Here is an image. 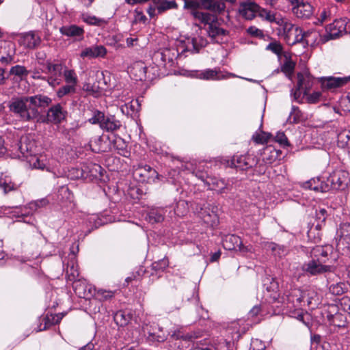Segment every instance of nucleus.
Wrapping results in <instances>:
<instances>
[{
	"instance_id": "11",
	"label": "nucleus",
	"mask_w": 350,
	"mask_h": 350,
	"mask_svg": "<svg viewBox=\"0 0 350 350\" xmlns=\"http://www.w3.org/2000/svg\"><path fill=\"white\" fill-rule=\"evenodd\" d=\"M66 115L67 111L58 103L48 109L46 120L43 122L55 124H59L66 118Z\"/></svg>"
},
{
	"instance_id": "39",
	"label": "nucleus",
	"mask_w": 350,
	"mask_h": 350,
	"mask_svg": "<svg viewBox=\"0 0 350 350\" xmlns=\"http://www.w3.org/2000/svg\"><path fill=\"white\" fill-rule=\"evenodd\" d=\"M28 162L30 165H32L34 168L40 170L46 169V170H49V168L46 166V161L44 156L34 155L31 158L29 159Z\"/></svg>"
},
{
	"instance_id": "32",
	"label": "nucleus",
	"mask_w": 350,
	"mask_h": 350,
	"mask_svg": "<svg viewBox=\"0 0 350 350\" xmlns=\"http://www.w3.org/2000/svg\"><path fill=\"white\" fill-rule=\"evenodd\" d=\"M258 5L254 3H248L243 5L240 9V14L247 20H252L256 16Z\"/></svg>"
},
{
	"instance_id": "25",
	"label": "nucleus",
	"mask_w": 350,
	"mask_h": 350,
	"mask_svg": "<svg viewBox=\"0 0 350 350\" xmlns=\"http://www.w3.org/2000/svg\"><path fill=\"white\" fill-rule=\"evenodd\" d=\"M303 187L315 191L327 192L329 191L327 180H322L319 177L311 178L304 183Z\"/></svg>"
},
{
	"instance_id": "47",
	"label": "nucleus",
	"mask_w": 350,
	"mask_h": 350,
	"mask_svg": "<svg viewBox=\"0 0 350 350\" xmlns=\"http://www.w3.org/2000/svg\"><path fill=\"white\" fill-rule=\"evenodd\" d=\"M269 248L273 252L275 256H278L279 257L286 256L288 252V250L286 246L278 245L273 243L270 244Z\"/></svg>"
},
{
	"instance_id": "40",
	"label": "nucleus",
	"mask_w": 350,
	"mask_h": 350,
	"mask_svg": "<svg viewBox=\"0 0 350 350\" xmlns=\"http://www.w3.org/2000/svg\"><path fill=\"white\" fill-rule=\"evenodd\" d=\"M66 83L77 85L78 77L76 72L73 69H68L66 66L63 71V75Z\"/></svg>"
},
{
	"instance_id": "8",
	"label": "nucleus",
	"mask_w": 350,
	"mask_h": 350,
	"mask_svg": "<svg viewBox=\"0 0 350 350\" xmlns=\"http://www.w3.org/2000/svg\"><path fill=\"white\" fill-rule=\"evenodd\" d=\"M42 40L37 31H29L20 35L19 44L28 49H35L41 44Z\"/></svg>"
},
{
	"instance_id": "20",
	"label": "nucleus",
	"mask_w": 350,
	"mask_h": 350,
	"mask_svg": "<svg viewBox=\"0 0 350 350\" xmlns=\"http://www.w3.org/2000/svg\"><path fill=\"white\" fill-rule=\"evenodd\" d=\"M107 53L106 48L103 45H94L82 50L80 53L81 58L104 57Z\"/></svg>"
},
{
	"instance_id": "1",
	"label": "nucleus",
	"mask_w": 350,
	"mask_h": 350,
	"mask_svg": "<svg viewBox=\"0 0 350 350\" xmlns=\"http://www.w3.org/2000/svg\"><path fill=\"white\" fill-rule=\"evenodd\" d=\"M27 103H29L27 96L17 98L10 103V110L21 121H31L38 116L39 112L38 109L31 108Z\"/></svg>"
},
{
	"instance_id": "22",
	"label": "nucleus",
	"mask_w": 350,
	"mask_h": 350,
	"mask_svg": "<svg viewBox=\"0 0 350 350\" xmlns=\"http://www.w3.org/2000/svg\"><path fill=\"white\" fill-rule=\"evenodd\" d=\"M196 210L203 221L208 226H214L218 223V217L213 211L207 207H202L197 205Z\"/></svg>"
},
{
	"instance_id": "49",
	"label": "nucleus",
	"mask_w": 350,
	"mask_h": 350,
	"mask_svg": "<svg viewBox=\"0 0 350 350\" xmlns=\"http://www.w3.org/2000/svg\"><path fill=\"white\" fill-rule=\"evenodd\" d=\"M263 285L269 292H275L278 288V282L271 276H267L263 280Z\"/></svg>"
},
{
	"instance_id": "26",
	"label": "nucleus",
	"mask_w": 350,
	"mask_h": 350,
	"mask_svg": "<svg viewBox=\"0 0 350 350\" xmlns=\"http://www.w3.org/2000/svg\"><path fill=\"white\" fill-rule=\"evenodd\" d=\"M207 40L202 36H198L189 38L184 51H191L192 53H197L200 49L206 46Z\"/></svg>"
},
{
	"instance_id": "16",
	"label": "nucleus",
	"mask_w": 350,
	"mask_h": 350,
	"mask_svg": "<svg viewBox=\"0 0 350 350\" xmlns=\"http://www.w3.org/2000/svg\"><path fill=\"white\" fill-rule=\"evenodd\" d=\"M287 304H291L288 307L301 308L305 305L304 294L303 291L294 288L286 295Z\"/></svg>"
},
{
	"instance_id": "29",
	"label": "nucleus",
	"mask_w": 350,
	"mask_h": 350,
	"mask_svg": "<svg viewBox=\"0 0 350 350\" xmlns=\"http://www.w3.org/2000/svg\"><path fill=\"white\" fill-rule=\"evenodd\" d=\"M350 81V76L345 77H329L323 79V85L327 88L341 87Z\"/></svg>"
},
{
	"instance_id": "58",
	"label": "nucleus",
	"mask_w": 350,
	"mask_h": 350,
	"mask_svg": "<svg viewBox=\"0 0 350 350\" xmlns=\"http://www.w3.org/2000/svg\"><path fill=\"white\" fill-rule=\"evenodd\" d=\"M192 174L195 175L196 177H198L199 179L202 180L206 184V180H209L208 178L211 176H208V174L206 172L204 171V170L200 169V166L198 167H196L192 171Z\"/></svg>"
},
{
	"instance_id": "46",
	"label": "nucleus",
	"mask_w": 350,
	"mask_h": 350,
	"mask_svg": "<svg viewBox=\"0 0 350 350\" xmlns=\"http://www.w3.org/2000/svg\"><path fill=\"white\" fill-rule=\"evenodd\" d=\"M7 46L10 51L6 56H2L0 57V62L3 65L10 64L14 60V55L15 54V48L14 44L11 42H8Z\"/></svg>"
},
{
	"instance_id": "43",
	"label": "nucleus",
	"mask_w": 350,
	"mask_h": 350,
	"mask_svg": "<svg viewBox=\"0 0 350 350\" xmlns=\"http://www.w3.org/2000/svg\"><path fill=\"white\" fill-rule=\"evenodd\" d=\"M29 71L26 69V68L23 66L16 65L12 66L9 71V76H14L20 79H22L23 77H25L28 75Z\"/></svg>"
},
{
	"instance_id": "41",
	"label": "nucleus",
	"mask_w": 350,
	"mask_h": 350,
	"mask_svg": "<svg viewBox=\"0 0 350 350\" xmlns=\"http://www.w3.org/2000/svg\"><path fill=\"white\" fill-rule=\"evenodd\" d=\"M305 118L304 113L301 111V110L297 106L293 105L291 107V111L288 118V121L289 123H298Z\"/></svg>"
},
{
	"instance_id": "24",
	"label": "nucleus",
	"mask_w": 350,
	"mask_h": 350,
	"mask_svg": "<svg viewBox=\"0 0 350 350\" xmlns=\"http://www.w3.org/2000/svg\"><path fill=\"white\" fill-rule=\"evenodd\" d=\"M329 38L325 35L322 36L317 30H310L304 32V42L307 45L314 46L320 43H325Z\"/></svg>"
},
{
	"instance_id": "62",
	"label": "nucleus",
	"mask_w": 350,
	"mask_h": 350,
	"mask_svg": "<svg viewBox=\"0 0 350 350\" xmlns=\"http://www.w3.org/2000/svg\"><path fill=\"white\" fill-rule=\"evenodd\" d=\"M275 139V142L280 145L283 146H288V139L283 132H278Z\"/></svg>"
},
{
	"instance_id": "23",
	"label": "nucleus",
	"mask_w": 350,
	"mask_h": 350,
	"mask_svg": "<svg viewBox=\"0 0 350 350\" xmlns=\"http://www.w3.org/2000/svg\"><path fill=\"white\" fill-rule=\"evenodd\" d=\"M313 84V78L308 71L297 74V85L299 90H303V94H308Z\"/></svg>"
},
{
	"instance_id": "45",
	"label": "nucleus",
	"mask_w": 350,
	"mask_h": 350,
	"mask_svg": "<svg viewBox=\"0 0 350 350\" xmlns=\"http://www.w3.org/2000/svg\"><path fill=\"white\" fill-rule=\"evenodd\" d=\"M113 318L117 325L120 326H124L127 325L131 319L129 314L122 310L118 311L114 314Z\"/></svg>"
},
{
	"instance_id": "64",
	"label": "nucleus",
	"mask_w": 350,
	"mask_h": 350,
	"mask_svg": "<svg viewBox=\"0 0 350 350\" xmlns=\"http://www.w3.org/2000/svg\"><path fill=\"white\" fill-rule=\"evenodd\" d=\"M263 13L265 14H262V16H264L266 20H267L269 22H274L276 24H277L278 20L281 19V18H282L280 16H277L275 14H273V12H271L270 11L268 12V11L264 10Z\"/></svg>"
},
{
	"instance_id": "28",
	"label": "nucleus",
	"mask_w": 350,
	"mask_h": 350,
	"mask_svg": "<svg viewBox=\"0 0 350 350\" xmlns=\"http://www.w3.org/2000/svg\"><path fill=\"white\" fill-rule=\"evenodd\" d=\"M35 148L34 143L29 141L28 139H22L20 141L18 150L22 154V157L29 160L34 155L33 154Z\"/></svg>"
},
{
	"instance_id": "34",
	"label": "nucleus",
	"mask_w": 350,
	"mask_h": 350,
	"mask_svg": "<svg viewBox=\"0 0 350 350\" xmlns=\"http://www.w3.org/2000/svg\"><path fill=\"white\" fill-rule=\"evenodd\" d=\"M285 40L289 45L304 42V32L300 27H297L290 35H288Z\"/></svg>"
},
{
	"instance_id": "35",
	"label": "nucleus",
	"mask_w": 350,
	"mask_h": 350,
	"mask_svg": "<svg viewBox=\"0 0 350 350\" xmlns=\"http://www.w3.org/2000/svg\"><path fill=\"white\" fill-rule=\"evenodd\" d=\"M164 214L163 208H152L148 212L146 219L152 224L159 223L164 220Z\"/></svg>"
},
{
	"instance_id": "2",
	"label": "nucleus",
	"mask_w": 350,
	"mask_h": 350,
	"mask_svg": "<svg viewBox=\"0 0 350 350\" xmlns=\"http://www.w3.org/2000/svg\"><path fill=\"white\" fill-rule=\"evenodd\" d=\"M193 17L204 25V28L209 37L213 40L217 37L226 35V31L221 27H217L214 23L215 17L208 13L200 11H194L192 12Z\"/></svg>"
},
{
	"instance_id": "57",
	"label": "nucleus",
	"mask_w": 350,
	"mask_h": 350,
	"mask_svg": "<svg viewBox=\"0 0 350 350\" xmlns=\"http://www.w3.org/2000/svg\"><path fill=\"white\" fill-rule=\"evenodd\" d=\"M266 50L279 56L282 53V46L279 42H271L266 46Z\"/></svg>"
},
{
	"instance_id": "12",
	"label": "nucleus",
	"mask_w": 350,
	"mask_h": 350,
	"mask_svg": "<svg viewBox=\"0 0 350 350\" xmlns=\"http://www.w3.org/2000/svg\"><path fill=\"white\" fill-rule=\"evenodd\" d=\"M223 245L225 249L228 250H239L243 253L250 252L252 250L251 246H244L239 236L228 234L223 240Z\"/></svg>"
},
{
	"instance_id": "38",
	"label": "nucleus",
	"mask_w": 350,
	"mask_h": 350,
	"mask_svg": "<svg viewBox=\"0 0 350 350\" xmlns=\"http://www.w3.org/2000/svg\"><path fill=\"white\" fill-rule=\"evenodd\" d=\"M310 254L311 259L317 258L319 260H321L322 262H326L328 254L327 251L324 247L321 245H317L311 250Z\"/></svg>"
},
{
	"instance_id": "50",
	"label": "nucleus",
	"mask_w": 350,
	"mask_h": 350,
	"mask_svg": "<svg viewBox=\"0 0 350 350\" xmlns=\"http://www.w3.org/2000/svg\"><path fill=\"white\" fill-rule=\"evenodd\" d=\"M81 18L83 22L91 25L100 26L102 23L105 22L103 19L98 18L95 16L89 15L88 14H83Z\"/></svg>"
},
{
	"instance_id": "21",
	"label": "nucleus",
	"mask_w": 350,
	"mask_h": 350,
	"mask_svg": "<svg viewBox=\"0 0 350 350\" xmlns=\"http://www.w3.org/2000/svg\"><path fill=\"white\" fill-rule=\"evenodd\" d=\"M229 77H235L234 74L227 73L223 75L220 70L206 69L198 74V78L204 80H221L228 78Z\"/></svg>"
},
{
	"instance_id": "52",
	"label": "nucleus",
	"mask_w": 350,
	"mask_h": 350,
	"mask_svg": "<svg viewBox=\"0 0 350 350\" xmlns=\"http://www.w3.org/2000/svg\"><path fill=\"white\" fill-rule=\"evenodd\" d=\"M105 115L103 112L99 110H94L92 111V116L89 118L88 122L92 124H99L100 126L102 122L104 120Z\"/></svg>"
},
{
	"instance_id": "36",
	"label": "nucleus",
	"mask_w": 350,
	"mask_h": 350,
	"mask_svg": "<svg viewBox=\"0 0 350 350\" xmlns=\"http://www.w3.org/2000/svg\"><path fill=\"white\" fill-rule=\"evenodd\" d=\"M201 3L205 8L221 12L225 10V4L223 2H216L215 0H196Z\"/></svg>"
},
{
	"instance_id": "18",
	"label": "nucleus",
	"mask_w": 350,
	"mask_h": 350,
	"mask_svg": "<svg viewBox=\"0 0 350 350\" xmlns=\"http://www.w3.org/2000/svg\"><path fill=\"white\" fill-rule=\"evenodd\" d=\"M81 176L90 179H98L103 177V168L98 164L90 163L82 169Z\"/></svg>"
},
{
	"instance_id": "3",
	"label": "nucleus",
	"mask_w": 350,
	"mask_h": 350,
	"mask_svg": "<svg viewBox=\"0 0 350 350\" xmlns=\"http://www.w3.org/2000/svg\"><path fill=\"white\" fill-rule=\"evenodd\" d=\"M327 183L330 189L344 190L350 183L349 173L342 170H336L327 178Z\"/></svg>"
},
{
	"instance_id": "17",
	"label": "nucleus",
	"mask_w": 350,
	"mask_h": 350,
	"mask_svg": "<svg viewBox=\"0 0 350 350\" xmlns=\"http://www.w3.org/2000/svg\"><path fill=\"white\" fill-rule=\"evenodd\" d=\"M60 33L67 37L75 38L77 40H82L84 38V29L76 25H64L59 29Z\"/></svg>"
},
{
	"instance_id": "13",
	"label": "nucleus",
	"mask_w": 350,
	"mask_h": 350,
	"mask_svg": "<svg viewBox=\"0 0 350 350\" xmlns=\"http://www.w3.org/2000/svg\"><path fill=\"white\" fill-rule=\"evenodd\" d=\"M347 22L345 19H336L332 23H330L326 28L327 38L329 39H334L343 33L346 32Z\"/></svg>"
},
{
	"instance_id": "4",
	"label": "nucleus",
	"mask_w": 350,
	"mask_h": 350,
	"mask_svg": "<svg viewBox=\"0 0 350 350\" xmlns=\"http://www.w3.org/2000/svg\"><path fill=\"white\" fill-rule=\"evenodd\" d=\"M64 68L65 65L62 63L46 62V72L49 74L46 81L50 86L55 88L60 84Z\"/></svg>"
},
{
	"instance_id": "56",
	"label": "nucleus",
	"mask_w": 350,
	"mask_h": 350,
	"mask_svg": "<svg viewBox=\"0 0 350 350\" xmlns=\"http://www.w3.org/2000/svg\"><path fill=\"white\" fill-rule=\"evenodd\" d=\"M295 66V64L293 61L287 59L282 66L281 70L286 76L289 77L293 73Z\"/></svg>"
},
{
	"instance_id": "19",
	"label": "nucleus",
	"mask_w": 350,
	"mask_h": 350,
	"mask_svg": "<svg viewBox=\"0 0 350 350\" xmlns=\"http://www.w3.org/2000/svg\"><path fill=\"white\" fill-rule=\"evenodd\" d=\"M27 96L31 108H34L35 109H38V108L44 109L52 103V99L50 97L41 94Z\"/></svg>"
},
{
	"instance_id": "55",
	"label": "nucleus",
	"mask_w": 350,
	"mask_h": 350,
	"mask_svg": "<svg viewBox=\"0 0 350 350\" xmlns=\"http://www.w3.org/2000/svg\"><path fill=\"white\" fill-rule=\"evenodd\" d=\"M347 290L346 284L344 283H337L329 286V291L333 295H340L343 294Z\"/></svg>"
},
{
	"instance_id": "54",
	"label": "nucleus",
	"mask_w": 350,
	"mask_h": 350,
	"mask_svg": "<svg viewBox=\"0 0 350 350\" xmlns=\"http://www.w3.org/2000/svg\"><path fill=\"white\" fill-rule=\"evenodd\" d=\"M350 139V131H344L338 135V145L339 147L345 148Z\"/></svg>"
},
{
	"instance_id": "6",
	"label": "nucleus",
	"mask_w": 350,
	"mask_h": 350,
	"mask_svg": "<svg viewBox=\"0 0 350 350\" xmlns=\"http://www.w3.org/2000/svg\"><path fill=\"white\" fill-rule=\"evenodd\" d=\"M142 332L150 342H164L167 337V334L163 330V328L156 323L150 324L144 323L142 325Z\"/></svg>"
},
{
	"instance_id": "5",
	"label": "nucleus",
	"mask_w": 350,
	"mask_h": 350,
	"mask_svg": "<svg viewBox=\"0 0 350 350\" xmlns=\"http://www.w3.org/2000/svg\"><path fill=\"white\" fill-rule=\"evenodd\" d=\"M178 56V52L176 49L165 48L154 52L152 59L159 66H165L167 64L172 66Z\"/></svg>"
},
{
	"instance_id": "14",
	"label": "nucleus",
	"mask_w": 350,
	"mask_h": 350,
	"mask_svg": "<svg viewBox=\"0 0 350 350\" xmlns=\"http://www.w3.org/2000/svg\"><path fill=\"white\" fill-rule=\"evenodd\" d=\"M337 247L338 250L350 247V224L344 223L337 231Z\"/></svg>"
},
{
	"instance_id": "44",
	"label": "nucleus",
	"mask_w": 350,
	"mask_h": 350,
	"mask_svg": "<svg viewBox=\"0 0 350 350\" xmlns=\"http://www.w3.org/2000/svg\"><path fill=\"white\" fill-rule=\"evenodd\" d=\"M76 85L66 83L57 90L56 94L58 98H62L65 96L75 94L76 92Z\"/></svg>"
},
{
	"instance_id": "31",
	"label": "nucleus",
	"mask_w": 350,
	"mask_h": 350,
	"mask_svg": "<svg viewBox=\"0 0 350 350\" xmlns=\"http://www.w3.org/2000/svg\"><path fill=\"white\" fill-rule=\"evenodd\" d=\"M113 143V147L119 154L124 157H129L130 156V151L128 149L127 144L124 139L120 137H116Z\"/></svg>"
},
{
	"instance_id": "63",
	"label": "nucleus",
	"mask_w": 350,
	"mask_h": 350,
	"mask_svg": "<svg viewBox=\"0 0 350 350\" xmlns=\"http://www.w3.org/2000/svg\"><path fill=\"white\" fill-rule=\"evenodd\" d=\"M83 90L93 96H96L98 93V90L90 83H85L83 85Z\"/></svg>"
},
{
	"instance_id": "61",
	"label": "nucleus",
	"mask_w": 350,
	"mask_h": 350,
	"mask_svg": "<svg viewBox=\"0 0 350 350\" xmlns=\"http://www.w3.org/2000/svg\"><path fill=\"white\" fill-rule=\"evenodd\" d=\"M171 338L174 340H178V339H183L185 340H189L191 339V336H189L188 334L187 335H184L179 329H177V330H174L172 334H171Z\"/></svg>"
},
{
	"instance_id": "33",
	"label": "nucleus",
	"mask_w": 350,
	"mask_h": 350,
	"mask_svg": "<svg viewBox=\"0 0 350 350\" xmlns=\"http://www.w3.org/2000/svg\"><path fill=\"white\" fill-rule=\"evenodd\" d=\"M303 292L305 303L306 302L307 305L312 309L317 308L320 304V299L317 293L313 290H306L303 291Z\"/></svg>"
},
{
	"instance_id": "9",
	"label": "nucleus",
	"mask_w": 350,
	"mask_h": 350,
	"mask_svg": "<svg viewBox=\"0 0 350 350\" xmlns=\"http://www.w3.org/2000/svg\"><path fill=\"white\" fill-rule=\"evenodd\" d=\"M257 163L254 157L250 154L235 155L230 161V166L240 170H247Z\"/></svg>"
},
{
	"instance_id": "37",
	"label": "nucleus",
	"mask_w": 350,
	"mask_h": 350,
	"mask_svg": "<svg viewBox=\"0 0 350 350\" xmlns=\"http://www.w3.org/2000/svg\"><path fill=\"white\" fill-rule=\"evenodd\" d=\"M277 24L282 30L285 38L297 27V26L293 25L288 19L285 18H281V19L278 20Z\"/></svg>"
},
{
	"instance_id": "42",
	"label": "nucleus",
	"mask_w": 350,
	"mask_h": 350,
	"mask_svg": "<svg viewBox=\"0 0 350 350\" xmlns=\"http://www.w3.org/2000/svg\"><path fill=\"white\" fill-rule=\"evenodd\" d=\"M0 189L3 190L4 193L15 190L16 185L12 182L10 177L5 176L0 178Z\"/></svg>"
},
{
	"instance_id": "53",
	"label": "nucleus",
	"mask_w": 350,
	"mask_h": 350,
	"mask_svg": "<svg viewBox=\"0 0 350 350\" xmlns=\"http://www.w3.org/2000/svg\"><path fill=\"white\" fill-rule=\"evenodd\" d=\"M66 273L68 274L70 280H74L79 277V273L78 268L74 262L72 261L70 263L68 264L66 267Z\"/></svg>"
},
{
	"instance_id": "27",
	"label": "nucleus",
	"mask_w": 350,
	"mask_h": 350,
	"mask_svg": "<svg viewBox=\"0 0 350 350\" xmlns=\"http://www.w3.org/2000/svg\"><path fill=\"white\" fill-rule=\"evenodd\" d=\"M121 123L114 116H105L100 126L103 130L107 132H113L120 129Z\"/></svg>"
},
{
	"instance_id": "60",
	"label": "nucleus",
	"mask_w": 350,
	"mask_h": 350,
	"mask_svg": "<svg viewBox=\"0 0 350 350\" xmlns=\"http://www.w3.org/2000/svg\"><path fill=\"white\" fill-rule=\"evenodd\" d=\"M25 211L23 213H21V217L23 219L25 217H27L29 214H33L34 212H36L38 208L36 207V204L33 202H29L27 206L25 207Z\"/></svg>"
},
{
	"instance_id": "15",
	"label": "nucleus",
	"mask_w": 350,
	"mask_h": 350,
	"mask_svg": "<svg viewBox=\"0 0 350 350\" xmlns=\"http://www.w3.org/2000/svg\"><path fill=\"white\" fill-rule=\"evenodd\" d=\"M73 281V289L79 297L90 299L93 295V288L85 280L75 279Z\"/></svg>"
},
{
	"instance_id": "7",
	"label": "nucleus",
	"mask_w": 350,
	"mask_h": 350,
	"mask_svg": "<svg viewBox=\"0 0 350 350\" xmlns=\"http://www.w3.org/2000/svg\"><path fill=\"white\" fill-rule=\"evenodd\" d=\"M333 267L325 265L321 260L314 258L302 265V270L308 275H317L332 271Z\"/></svg>"
},
{
	"instance_id": "59",
	"label": "nucleus",
	"mask_w": 350,
	"mask_h": 350,
	"mask_svg": "<svg viewBox=\"0 0 350 350\" xmlns=\"http://www.w3.org/2000/svg\"><path fill=\"white\" fill-rule=\"evenodd\" d=\"M169 265V261L167 258H163L159 261L152 263V268L155 270L163 271Z\"/></svg>"
},
{
	"instance_id": "51",
	"label": "nucleus",
	"mask_w": 350,
	"mask_h": 350,
	"mask_svg": "<svg viewBox=\"0 0 350 350\" xmlns=\"http://www.w3.org/2000/svg\"><path fill=\"white\" fill-rule=\"evenodd\" d=\"M159 13L176 7V4L174 1L160 0L157 3H154Z\"/></svg>"
},
{
	"instance_id": "48",
	"label": "nucleus",
	"mask_w": 350,
	"mask_h": 350,
	"mask_svg": "<svg viewBox=\"0 0 350 350\" xmlns=\"http://www.w3.org/2000/svg\"><path fill=\"white\" fill-rule=\"evenodd\" d=\"M116 291H107L105 289H98L96 293V296L98 299L105 301L113 298L115 295Z\"/></svg>"
},
{
	"instance_id": "30",
	"label": "nucleus",
	"mask_w": 350,
	"mask_h": 350,
	"mask_svg": "<svg viewBox=\"0 0 350 350\" xmlns=\"http://www.w3.org/2000/svg\"><path fill=\"white\" fill-rule=\"evenodd\" d=\"M209 180H206V184L210 187V189L215 190L219 193L225 192V189H228V184L224 179L218 178L217 177L211 176Z\"/></svg>"
},
{
	"instance_id": "10",
	"label": "nucleus",
	"mask_w": 350,
	"mask_h": 350,
	"mask_svg": "<svg viewBox=\"0 0 350 350\" xmlns=\"http://www.w3.org/2000/svg\"><path fill=\"white\" fill-rule=\"evenodd\" d=\"M293 14L299 18H308L313 14L312 5L304 0H297V3H290Z\"/></svg>"
}]
</instances>
